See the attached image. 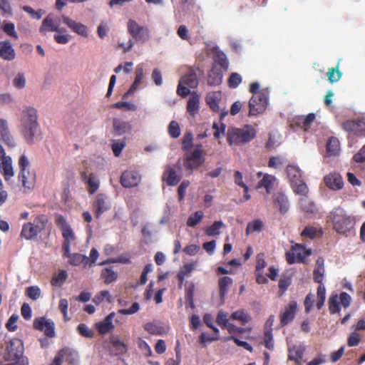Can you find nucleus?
<instances>
[{
    "label": "nucleus",
    "instance_id": "18",
    "mask_svg": "<svg viewBox=\"0 0 365 365\" xmlns=\"http://www.w3.org/2000/svg\"><path fill=\"white\" fill-rule=\"evenodd\" d=\"M63 23L68 26V27L73 32L83 37H87L88 29L87 26L84 24L76 22V21L70 19L68 16H62Z\"/></svg>",
    "mask_w": 365,
    "mask_h": 365
},
{
    "label": "nucleus",
    "instance_id": "11",
    "mask_svg": "<svg viewBox=\"0 0 365 365\" xmlns=\"http://www.w3.org/2000/svg\"><path fill=\"white\" fill-rule=\"evenodd\" d=\"M34 328L44 332L48 337H53L55 336V325L51 319H46L45 317L36 318L33 323Z\"/></svg>",
    "mask_w": 365,
    "mask_h": 365
},
{
    "label": "nucleus",
    "instance_id": "23",
    "mask_svg": "<svg viewBox=\"0 0 365 365\" xmlns=\"http://www.w3.org/2000/svg\"><path fill=\"white\" fill-rule=\"evenodd\" d=\"M197 71L199 69L190 68L187 72L181 78L180 81L188 88H195L198 86L199 81Z\"/></svg>",
    "mask_w": 365,
    "mask_h": 365
},
{
    "label": "nucleus",
    "instance_id": "2",
    "mask_svg": "<svg viewBox=\"0 0 365 365\" xmlns=\"http://www.w3.org/2000/svg\"><path fill=\"white\" fill-rule=\"evenodd\" d=\"M19 171L18 173V182L21 184L24 193H30L35 187L36 182V173L29 169L30 162L25 155L19 159Z\"/></svg>",
    "mask_w": 365,
    "mask_h": 365
},
{
    "label": "nucleus",
    "instance_id": "52",
    "mask_svg": "<svg viewBox=\"0 0 365 365\" xmlns=\"http://www.w3.org/2000/svg\"><path fill=\"white\" fill-rule=\"evenodd\" d=\"M215 62L220 66V67L227 71L228 69L229 63L227 56L222 51H217L215 56Z\"/></svg>",
    "mask_w": 365,
    "mask_h": 365
},
{
    "label": "nucleus",
    "instance_id": "40",
    "mask_svg": "<svg viewBox=\"0 0 365 365\" xmlns=\"http://www.w3.org/2000/svg\"><path fill=\"white\" fill-rule=\"evenodd\" d=\"M327 153L329 156H336L339 153V141L335 137L329 139L327 143Z\"/></svg>",
    "mask_w": 365,
    "mask_h": 365
},
{
    "label": "nucleus",
    "instance_id": "19",
    "mask_svg": "<svg viewBox=\"0 0 365 365\" xmlns=\"http://www.w3.org/2000/svg\"><path fill=\"white\" fill-rule=\"evenodd\" d=\"M342 127L345 130L356 135L361 136V134L365 133H363V130H365V121L364 120H346L343 123Z\"/></svg>",
    "mask_w": 365,
    "mask_h": 365
},
{
    "label": "nucleus",
    "instance_id": "53",
    "mask_svg": "<svg viewBox=\"0 0 365 365\" xmlns=\"http://www.w3.org/2000/svg\"><path fill=\"white\" fill-rule=\"evenodd\" d=\"M327 76L331 83L338 81L341 77V73L339 70V63L334 68H329Z\"/></svg>",
    "mask_w": 365,
    "mask_h": 365
},
{
    "label": "nucleus",
    "instance_id": "42",
    "mask_svg": "<svg viewBox=\"0 0 365 365\" xmlns=\"http://www.w3.org/2000/svg\"><path fill=\"white\" fill-rule=\"evenodd\" d=\"M101 277L103 279L106 284H109L116 281L118 278V274L114 272L112 268H105L102 269L101 273Z\"/></svg>",
    "mask_w": 365,
    "mask_h": 365
},
{
    "label": "nucleus",
    "instance_id": "47",
    "mask_svg": "<svg viewBox=\"0 0 365 365\" xmlns=\"http://www.w3.org/2000/svg\"><path fill=\"white\" fill-rule=\"evenodd\" d=\"M322 235V232L318 230L316 227L313 226L305 227L303 231L301 232L302 237H306L311 240L314 239L317 235L321 236Z\"/></svg>",
    "mask_w": 365,
    "mask_h": 365
},
{
    "label": "nucleus",
    "instance_id": "32",
    "mask_svg": "<svg viewBox=\"0 0 365 365\" xmlns=\"http://www.w3.org/2000/svg\"><path fill=\"white\" fill-rule=\"evenodd\" d=\"M274 205L278 207L281 214H285L289 210V201L285 195L277 192L273 195Z\"/></svg>",
    "mask_w": 365,
    "mask_h": 365
},
{
    "label": "nucleus",
    "instance_id": "25",
    "mask_svg": "<svg viewBox=\"0 0 365 365\" xmlns=\"http://www.w3.org/2000/svg\"><path fill=\"white\" fill-rule=\"evenodd\" d=\"M292 251L295 252L298 263H306V258L312 255L311 249H307L304 245L298 243L292 246Z\"/></svg>",
    "mask_w": 365,
    "mask_h": 365
},
{
    "label": "nucleus",
    "instance_id": "22",
    "mask_svg": "<svg viewBox=\"0 0 365 365\" xmlns=\"http://www.w3.org/2000/svg\"><path fill=\"white\" fill-rule=\"evenodd\" d=\"M182 176L178 175L176 171L171 167L168 166L163 175L162 180L169 186H175L180 181Z\"/></svg>",
    "mask_w": 365,
    "mask_h": 365
},
{
    "label": "nucleus",
    "instance_id": "59",
    "mask_svg": "<svg viewBox=\"0 0 365 365\" xmlns=\"http://www.w3.org/2000/svg\"><path fill=\"white\" fill-rule=\"evenodd\" d=\"M112 345L116 351L117 354H123L127 352L128 348L126 344L119 339H113L112 341Z\"/></svg>",
    "mask_w": 365,
    "mask_h": 365
},
{
    "label": "nucleus",
    "instance_id": "56",
    "mask_svg": "<svg viewBox=\"0 0 365 365\" xmlns=\"http://www.w3.org/2000/svg\"><path fill=\"white\" fill-rule=\"evenodd\" d=\"M137 344L138 348L145 356L149 357L152 355V350L148 344L145 340H143L142 338H138Z\"/></svg>",
    "mask_w": 365,
    "mask_h": 365
},
{
    "label": "nucleus",
    "instance_id": "14",
    "mask_svg": "<svg viewBox=\"0 0 365 365\" xmlns=\"http://www.w3.org/2000/svg\"><path fill=\"white\" fill-rule=\"evenodd\" d=\"M316 115L314 113H311L307 115H298L293 118L291 126L292 128H299L304 131H307L312 123L314 121Z\"/></svg>",
    "mask_w": 365,
    "mask_h": 365
},
{
    "label": "nucleus",
    "instance_id": "57",
    "mask_svg": "<svg viewBox=\"0 0 365 365\" xmlns=\"http://www.w3.org/2000/svg\"><path fill=\"white\" fill-rule=\"evenodd\" d=\"M264 346L269 350H273L274 341H273V336H272V329H266V330H264Z\"/></svg>",
    "mask_w": 365,
    "mask_h": 365
},
{
    "label": "nucleus",
    "instance_id": "4",
    "mask_svg": "<svg viewBox=\"0 0 365 365\" xmlns=\"http://www.w3.org/2000/svg\"><path fill=\"white\" fill-rule=\"evenodd\" d=\"M330 220L334 230L341 235H345L354 228V219L347 215L345 210L341 207L334 208L329 215Z\"/></svg>",
    "mask_w": 365,
    "mask_h": 365
},
{
    "label": "nucleus",
    "instance_id": "24",
    "mask_svg": "<svg viewBox=\"0 0 365 365\" xmlns=\"http://www.w3.org/2000/svg\"><path fill=\"white\" fill-rule=\"evenodd\" d=\"M0 134L1 140L5 144L11 148L15 146V142L9 132L7 121L4 119H0Z\"/></svg>",
    "mask_w": 365,
    "mask_h": 365
},
{
    "label": "nucleus",
    "instance_id": "15",
    "mask_svg": "<svg viewBox=\"0 0 365 365\" xmlns=\"http://www.w3.org/2000/svg\"><path fill=\"white\" fill-rule=\"evenodd\" d=\"M81 178L82 181L87 185L89 194L93 195L98 190L100 181L95 173L82 172Z\"/></svg>",
    "mask_w": 365,
    "mask_h": 365
},
{
    "label": "nucleus",
    "instance_id": "58",
    "mask_svg": "<svg viewBox=\"0 0 365 365\" xmlns=\"http://www.w3.org/2000/svg\"><path fill=\"white\" fill-rule=\"evenodd\" d=\"M168 133L171 138H177L180 135L179 124L175 120H172L168 125Z\"/></svg>",
    "mask_w": 365,
    "mask_h": 365
},
{
    "label": "nucleus",
    "instance_id": "29",
    "mask_svg": "<svg viewBox=\"0 0 365 365\" xmlns=\"http://www.w3.org/2000/svg\"><path fill=\"white\" fill-rule=\"evenodd\" d=\"M59 354L62 356L63 360L71 365H77L79 361L78 354L74 349L65 347L61 349Z\"/></svg>",
    "mask_w": 365,
    "mask_h": 365
},
{
    "label": "nucleus",
    "instance_id": "26",
    "mask_svg": "<svg viewBox=\"0 0 365 365\" xmlns=\"http://www.w3.org/2000/svg\"><path fill=\"white\" fill-rule=\"evenodd\" d=\"M0 57L9 61L15 58V51L9 41L0 42Z\"/></svg>",
    "mask_w": 365,
    "mask_h": 365
},
{
    "label": "nucleus",
    "instance_id": "5",
    "mask_svg": "<svg viewBox=\"0 0 365 365\" xmlns=\"http://www.w3.org/2000/svg\"><path fill=\"white\" fill-rule=\"evenodd\" d=\"M256 136V130L250 125L242 128L228 129L227 140L230 145H240L250 142Z\"/></svg>",
    "mask_w": 365,
    "mask_h": 365
},
{
    "label": "nucleus",
    "instance_id": "6",
    "mask_svg": "<svg viewBox=\"0 0 365 365\" xmlns=\"http://www.w3.org/2000/svg\"><path fill=\"white\" fill-rule=\"evenodd\" d=\"M286 172L294 191L297 194L307 195L308 187L302 179L301 170L294 165H288Z\"/></svg>",
    "mask_w": 365,
    "mask_h": 365
},
{
    "label": "nucleus",
    "instance_id": "21",
    "mask_svg": "<svg viewBox=\"0 0 365 365\" xmlns=\"http://www.w3.org/2000/svg\"><path fill=\"white\" fill-rule=\"evenodd\" d=\"M40 33L45 34L46 32L55 31L57 33L65 31L59 28V25L55 24L51 15H48L42 21L39 29Z\"/></svg>",
    "mask_w": 365,
    "mask_h": 365
},
{
    "label": "nucleus",
    "instance_id": "39",
    "mask_svg": "<svg viewBox=\"0 0 365 365\" xmlns=\"http://www.w3.org/2000/svg\"><path fill=\"white\" fill-rule=\"evenodd\" d=\"M38 233L34 225L31 222H28L23 225L21 236L26 240H31L36 237Z\"/></svg>",
    "mask_w": 365,
    "mask_h": 365
},
{
    "label": "nucleus",
    "instance_id": "63",
    "mask_svg": "<svg viewBox=\"0 0 365 365\" xmlns=\"http://www.w3.org/2000/svg\"><path fill=\"white\" fill-rule=\"evenodd\" d=\"M13 86L18 88L22 89L26 86V78L24 73H18L13 79Z\"/></svg>",
    "mask_w": 365,
    "mask_h": 365
},
{
    "label": "nucleus",
    "instance_id": "17",
    "mask_svg": "<svg viewBox=\"0 0 365 365\" xmlns=\"http://www.w3.org/2000/svg\"><path fill=\"white\" fill-rule=\"evenodd\" d=\"M0 173L3 175L5 181L9 184L14 176V170L11 157L8 156L4 158L1 163H0Z\"/></svg>",
    "mask_w": 365,
    "mask_h": 365
},
{
    "label": "nucleus",
    "instance_id": "31",
    "mask_svg": "<svg viewBox=\"0 0 365 365\" xmlns=\"http://www.w3.org/2000/svg\"><path fill=\"white\" fill-rule=\"evenodd\" d=\"M223 73L220 68L213 66L208 73L207 84L212 86H219L222 81Z\"/></svg>",
    "mask_w": 365,
    "mask_h": 365
},
{
    "label": "nucleus",
    "instance_id": "10",
    "mask_svg": "<svg viewBox=\"0 0 365 365\" xmlns=\"http://www.w3.org/2000/svg\"><path fill=\"white\" fill-rule=\"evenodd\" d=\"M141 180V175L136 170H127L122 173L120 182L121 185L126 188L137 186Z\"/></svg>",
    "mask_w": 365,
    "mask_h": 365
},
{
    "label": "nucleus",
    "instance_id": "41",
    "mask_svg": "<svg viewBox=\"0 0 365 365\" xmlns=\"http://www.w3.org/2000/svg\"><path fill=\"white\" fill-rule=\"evenodd\" d=\"M232 284V279L230 277H223L219 279V292L220 299H224L228 291V287Z\"/></svg>",
    "mask_w": 365,
    "mask_h": 365
},
{
    "label": "nucleus",
    "instance_id": "8",
    "mask_svg": "<svg viewBox=\"0 0 365 365\" xmlns=\"http://www.w3.org/2000/svg\"><path fill=\"white\" fill-rule=\"evenodd\" d=\"M269 92L255 94L249 101V116H257L263 113L268 105Z\"/></svg>",
    "mask_w": 365,
    "mask_h": 365
},
{
    "label": "nucleus",
    "instance_id": "12",
    "mask_svg": "<svg viewBox=\"0 0 365 365\" xmlns=\"http://www.w3.org/2000/svg\"><path fill=\"white\" fill-rule=\"evenodd\" d=\"M297 309L296 301H290L279 314L280 325L284 327L292 322L295 317Z\"/></svg>",
    "mask_w": 365,
    "mask_h": 365
},
{
    "label": "nucleus",
    "instance_id": "28",
    "mask_svg": "<svg viewBox=\"0 0 365 365\" xmlns=\"http://www.w3.org/2000/svg\"><path fill=\"white\" fill-rule=\"evenodd\" d=\"M63 256L68 258L69 259L68 262L73 266H79L81 264L86 266L89 263V258L79 253L71 254L69 251L68 254L63 252Z\"/></svg>",
    "mask_w": 365,
    "mask_h": 365
},
{
    "label": "nucleus",
    "instance_id": "46",
    "mask_svg": "<svg viewBox=\"0 0 365 365\" xmlns=\"http://www.w3.org/2000/svg\"><path fill=\"white\" fill-rule=\"evenodd\" d=\"M225 225L222 221H215L212 225L205 230V234L208 236H215L220 234V230L225 227Z\"/></svg>",
    "mask_w": 365,
    "mask_h": 365
},
{
    "label": "nucleus",
    "instance_id": "3",
    "mask_svg": "<svg viewBox=\"0 0 365 365\" xmlns=\"http://www.w3.org/2000/svg\"><path fill=\"white\" fill-rule=\"evenodd\" d=\"M3 359L8 362H21L24 359L29 360L24 356L23 341L18 338H13L4 342L2 353Z\"/></svg>",
    "mask_w": 365,
    "mask_h": 365
},
{
    "label": "nucleus",
    "instance_id": "48",
    "mask_svg": "<svg viewBox=\"0 0 365 365\" xmlns=\"http://www.w3.org/2000/svg\"><path fill=\"white\" fill-rule=\"evenodd\" d=\"M104 300H106L108 303L112 302L111 295L107 290H102L99 292L93 298V302L97 305L100 304Z\"/></svg>",
    "mask_w": 365,
    "mask_h": 365
},
{
    "label": "nucleus",
    "instance_id": "44",
    "mask_svg": "<svg viewBox=\"0 0 365 365\" xmlns=\"http://www.w3.org/2000/svg\"><path fill=\"white\" fill-rule=\"evenodd\" d=\"M200 100L198 96L192 94L189 98L187 104V111L192 116L199 109Z\"/></svg>",
    "mask_w": 365,
    "mask_h": 365
},
{
    "label": "nucleus",
    "instance_id": "37",
    "mask_svg": "<svg viewBox=\"0 0 365 365\" xmlns=\"http://www.w3.org/2000/svg\"><path fill=\"white\" fill-rule=\"evenodd\" d=\"M304 352V347L294 345L289 349V359L294 361L297 364H300Z\"/></svg>",
    "mask_w": 365,
    "mask_h": 365
},
{
    "label": "nucleus",
    "instance_id": "51",
    "mask_svg": "<svg viewBox=\"0 0 365 365\" xmlns=\"http://www.w3.org/2000/svg\"><path fill=\"white\" fill-rule=\"evenodd\" d=\"M204 214L202 211H196L191 214L187 220V225L190 227H195L203 218Z\"/></svg>",
    "mask_w": 365,
    "mask_h": 365
},
{
    "label": "nucleus",
    "instance_id": "13",
    "mask_svg": "<svg viewBox=\"0 0 365 365\" xmlns=\"http://www.w3.org/2000/svg\"><path fill=\"white\" fill-rule=\"evenodd\" d=\"M110 207V203L108 197L102 193L96 196L93 203V208L96 218H99L101 215L108 210Z\"/></svg>",
    "mask_w": 365,
    "mask_h": 365
},
{
    "label": "nucleus",
    "instance_id": "33",
    "mask_svg": "<svg viewBox=\"0 0 365 365\" xmlns=\"http://www.w3.org/2000/svg\"><path fill=\"white\" fill-rule=\"evenodd\" d=\"M63 242L62 244L63 252L68 254L71 245L76 240V235L71 227L62 230Z\"/></svg>",
    "mask_w": 365,
    "mask_h": 365
},
{
    "label": "nucleus",
    "instance_id": "30",
    "mask_svg": "<svg viewBox=\"0 0 365 365\" xmlns=\"http://www.w3.org/2000/svg\"><path fill=\"white\" fill-rule=\"evenodd\" d=\"M324 273V260L322 257H319L316 261L313 271L314 281L318 284H323Z\"/></svg>",
    "mask_w": 365,
    "mask_h": 365
},
{
    "label": "nucleus",
    "instance_id": "36",
    "mask_svg": "<svg viewBox=\"0 0 365 365\" xmlns=\"http://www.w3.org/2000/svg\"><path fill=\"white\" fill-rule=\"evenodd\" d=\"M220 100V94L216 92L209 93L206 96V103L210 109L216 113L220 111L219 101Z\"/></svg>",
    "mask_w": 365,
    "mask_h": 365
},
{
    "label": "nucleus",
    "instance_id": "38",
    "mask_svg": "<svg viewBox=\"0 0 365 365\" xmlns=\"http://www.w3.org/2000/svg\"><path fill=\"white\" fill-rule=\"evenodd\" d=\"M303 196L299 201L302 210L307 214H315L317 212V208L314 203L307 198L306 195Z\"/></svg>",
    "mask_w": 365,
    "mask_h": 365
},
{
    "label": "nucleus",
    "instance_id": "16",
    "mask_svg": "<svg viewBox=\"0 0 365 365\" xmlns=\"http://www.w3.org/2000/svg\"><path fill=\"white\" fill-rule=\"evenodd\" d=\"M325 185L331 190H338L343 187L344 182L339 173H330L324 178Z\"/></svg>",
    "mask_w": 365,
    "mask_h": 365
},
{
    "label": "nucleus",
    "instance_id": "60",
    "mask_svg": "<svg viewBox=\"0 0 365 365\" xmlns=\"http://www.w3.org/2000/svg\"><path fill=\"white\" fill-rule=\"evenodd\" d=\"M192 134L191 132H186L184 134L182 141V149L184 151H187L192 147Z\"/></svg>",
    "mask_w": 365,
    "mask_h": 365
},
{
    "label": "nucleus",
    "instance_id": "35",
    "mask_svg": "<svg viewBox=\"0 0 365 365\" xmlns=\"http://www.w3.org/2000/svg\"><path fill=\"white\" fill-rule=\"evenodd\" d=\"M275 181L276 178L274 175L266 173L263 175L262 178L258 182L257 187L265 188L267 193L269 194L272 189L274 187Z\"/></svg>",
    "mask_w": 365,
    "mask_h": 365
},
{
    "label": "nucleus",
    "instance_id": "9",
    "mask_svg": "<svg viewBox=\"0 0 365 365\" xmlns=\"http://www.w3.org/2000/svg\"><path fill=\"white\" fill-rule=\"evenodd\" d=\"M202 155V145H197L191 155L187 156L185 160L184 166L186 170H192L197 169L204 162V158Z\"/></svg>",
    "mask_w": 365,
    "mask_h": 365
},
{
    "label": "nucleus",
    "instance_id": "55",
    "mask_svg": "<svg viewBox=\"0 0 365 365\" xmlns=\"http://www.w3.org/2000/svg\"><path fill=\"white\" fill-rule=\"evenodd\" d=\"M263 227V222L261 220H255L252 222H250L247 224L246 228V233L249 234L250 232H261Z\"/></svg>",
    "mask_w": 365,
    "mask_h": 365
},
{
    "label": "nucleus",
    "instance_id": "27",
    "mask_svg": "<svg viewBox=\"0 0 365 365\" xmlns=\"http://www.w3.org/2000/svg\"><path fill=\"white\" fill-rule=\"evenodd\" d=\"M115 312L110 313L102 322L96 324V329L101 334H105L114 328L113 319L115 317Z\"/></svg>",
    "mask_w": 365,
    "mask_h": 365
},
{
    "label": "nucleus",
    "instance_id": "49",
    "mask_svg": "<svg viewBox=\"0 0 365 365\" xmlns=\"http://www.w3.org/2000/svg\"><path fill=\"white\" fill-rule=\"evenodd\" d=\"M317 307L318 309H321L326 299V288L323 284H319L317 291Z\"/></svg>",
    "mask_w": 365,
    "mask_h": 365
},
{
    "label": "nucleus",
    "instance_id": "7",
    "mask_svg": "<svg viewBox=\"0 0 365 365\" xmlns=\"http://www.w3.org/2000/svg\"><path fill=\"white\" fill-rule=\"evenodd\" d=\"M127 31L128 33L132 37L133 41L139 43H145L148 41L150 38V31L146 26L140 25L134 19H128L127 22Z\"/></svg>",
    "mask_w": 365,
    "mask_h": 365
},
{
    "label": "nucleus",
    "instance_id": "43",
    "mask_svg": "<svg viewBox=\"0 0 365 365\" xmlns=\"http://www.w3.org/2000/svg\"><path fill=\"white\" fill-rule=\"evenodd\" d=\"M328 304L330 314H334L340 312L341 307L337 294H331L329 298Z\"/></svg>",
    "mask_w": 365,
    "mask_h": 365
},
{
    "label": "nucleus",
    "instance_id": "64",
    "mask_svg": "<svg viewBox=\"0 0 365 365\" xmlns=\"http://www.w3.org/2000/svg\"><path fill=\"white\" fill-rule=\"evenodd\" d=\"M228 314L222 310H220L217 313L216 322L222 328L225 329L227 324H229Z\"/></svg>",
    "mask_w": 365,
    "mask_h": 365
},
{
    "label": "nucleus",
    "instance_id": "61",
    "mask_svg": "<svg viewBox=\"0 0 365 365\" xmlns=\"http://www.w3.org/2000/svg\"><path fill=\"white\" fill-rule=\"evenodd\" d=\"M111 108H117V109H123L125 110H135L137 107L135 104L126 102V101H119L111 106Z\"/></svg>",
    "mask_w": 365,
    "mask_h": 365
},
{
    "label": "nucleus",
    "instance_id": "1",
    "mask_svg": "<svg viewBox=\"0 0 365 365\" xmlns=\"http://www.w3.org/2000/svg\"><path fill=\"white\" fill-rule=\"evenodd\" d=\"M21 132L27 143H34V138L39 133L37 113L34 108H28L24 111L21 120Z\"/></svg>",
    "mask_w": 365,
    "mask_h": 365
},
{
    "label": "nucleus",
    "instance_id": "45",
    "mask_svg": "<svg viewBox=\"0 0 365 365\" xmlns=\"http://www.w3.org/2000/svg\"><path fill=\"white\" fill-rule=\"evenodd\" d=\"M68 274L66 270L61 269L58 274H53L51 278V284L53 287H61L66 280Z\"/></svg>",
    "mask_w": 365,
    "mask_h": 365
},
{
    "label": "nucleus",
    "instance_id": "54",
    "mask_svg": "<svg viewBox=\"0 0 365 365\" xmlns=\"http://www.w3.org/2000/svg\"><path fill=\"white\" fill-rule=\"evenodd\" d=\"M230 318L234 320H238L241 322L242 324L243 325L250 320V315L247 313H246L244 310H237L233 312L231 314Z\"/></svg>",
    "mask_w": 365,
    "mask_h": 365
},
{
    "label": "nucleus",
    "instance_id": "34",
    "mask_svg": "<svg viewBox=\"0 0 365 365\" xmlns=\"http://www.w3.org/2000/svg\"><path fill=\"white\" fill-rule=\"evenodd\" d=\"M113 128L115 135H121L131 130V125L122 119L115 118L113 119Z\"/></svg>",
    "mask_w": 365,
    "mask_h": 365
},
{
    "label": "nucleus",
    "instance_id": "62",
    "mask_svg": "<svg viewBox=\"0 0 365 365\" xmlns=\"http://www.w3.org/2000/svg\"><path fill=\"white\" fill-rule=\"evenodd\" d=\"M242 77L237 73H232L230 76L227 83L230 88H236L242 82Z\"/></svg>",
    "mask_w": 365,
    "mask_h": 365
},
{
    "label": "nucleus",
    "instance_id": "20",
    "mask_svg": "<svg viewBox=\"0 0 365 365\" xmlns=\"http://www.w3.org/2000/svg\"><path fill=\"white\" fill-rule=\"evenodd\" d=\"M144 329L150 334L153 335H165L169 331V327L163 326L160 322H148L143 326Z\"/></svg>",
    "mask_w": 365,
    "mask_h": 365
},
{
    "label": "nucleus",
    "instance_id": "50",
    "mask_svg": "<svg viewBox=\"0 0 365 365\" xmlns=\"http://www.w3.org/2000/svg\"><path fill=\"white\" fill-rule=\"evenodd\" d=\"M47 222V216L45 215H39L34 218L33 222L31 223L32 225H34L35 229H36L40 233L42 230L45 229Z\"/></svg>",
    "mask_w": 365,
    "mask_h": 365
}]
</instances>
